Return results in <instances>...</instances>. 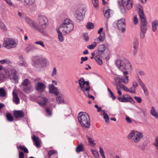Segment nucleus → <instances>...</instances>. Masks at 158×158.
Listing matches in <instances>:
<instances>
[{
	"label": "nucleus",
	"instance_id": "obj_1",
	"mask_svg": "<svg viewBox=\"0 0 158 158\" xmlns=\"http://www.w3.org/2000/svg\"><path fill=\"white\" fill-rule=\"evenodd\" d=\"M25 21L33 28L36 29L40 32L44 34L46 32V29L49 25L48 19L46 16L43 15H38V25L34 21L28 17L25 18Z\"/></svg>",
	"mask_w": 158,
	"mask_h": 158
},
{
	"label": "nucleus",
	"instance_id": "obj_2",
	"mask_svg": "<svg viewBox=\"0 0 158 158\" xmlns=\"http://www.w3.org/2000/svg\"><path fill=\"white\" fill-rule=\"evenodd\" d=\"M74 25L70 19H66L63 20L59 27L56 28L62 32L64 35L69 34L73 29Z\"/></svg>",
	"mask_w": 158,
	"mask_h": 158
},
{
	"label": "nucleus",
	"instance_id": "obj_3",
	"mask_svg": "<svg viewBox=\"0 0 158 158\" xmlns=\"http://www.w3.org/2000/svg\"><path fill=\"white\" fill-rule=\"evenodd\" d=\"M78 82L79 85V87L83 92L85 95L89 98L94 99V97L89 94L90 87L89 85V82L88 81H85L83 78L79 79Z\"/></svg>",
	"mask_w": 158,
	"mask_h": 158
},
{
	"label": "nucleus",
	"instance_id": "obj_4",
	"mask_svg": "<svg viewBox=\"0 0 158 158\" xmlns=\"http://www.w3.org/2000/svg\"><path fill=\"white\" fill-rule=\"evenodd\" d=\"M78 120L81 126L84 128H89L90 127V121L88 114L85 112H80L78 115Z\"/></svg>",
	"mask_w": 158,
	"mask_h": 158
},
{
	"label": "nucleus",
	"instance_id": "obj_5",
	"mask_svg": "<svg viewBox=\"0 0 158 158\" xmlns=\"http://www.w3.org/2000/svg\"><path fill=\"white\" fill-rule=\"evenodd\" d=\"M18 44L17 40L15 39L10 37H5L3 39V46L5 48L10 49L16 47Z\"/></svg>",
	"mask_w": 158,
	"mask_h": 158
},
{
	"label": "nucleus",
	"instance_id": "obj_6",
	"mask_svg": "<svg viewBox=\"0 0 158 158\" xmlns=\"http://www.w3.org/2000/svg\"><path fill=\"white\" fill-rule=\"evenodd\" d=\"M115 64L119 70L123 72L128 71L131 68V65L127 61L125 60H117L115 62Z\"/></svg>",
	"mask_w": 158,
	"mask_h": 158
},
{
	"label": "nucleus",
	"instance_id": "obj_7",
	"mask_svg": "<svg viewBox=\"0 0 158 158\" xmlns=\"http://www.w3.org/2000/svg\"><path fill=\"white\" fill-rule=\"evenodd\" d=\"M5 74L7 77H9L10 80L13 81L15 82H18L19 76L15 69H6L5 70Z\"/></svg>",
	"mask_w": 158,
	"mask_h": 158
},
{
	"label": "nucleus",
	"instance_id": "obj_8",
	"mask_svg": "<svg viewBox=\"0 0 158 158\" xmlns=\"http://www.w3.org/2000/svg\"><path fill=\"white\" fill-rule=\"evenodd\" d=\"M122 5L120 6V10L122 13H124L126 12L125 7L129 10L133 6V2L132 0H124L121 1Z\"/></svg>",
	"mask_w": 158,
	"mask_h": 158
},
{
	"label": "nucleus",
	"instance_id": "obj_9",
	"mask_svg": "<svg viewBox=\"0 0 158 158\" xmlns=\"http://www.w3.org/2000/svg\"><path fill=\"white\" fill-rule=\"evenodd\" d=\"M21 87L23 90L27 93H29L33 90V86L31 85V81L28 79H24L22 82Z\"/></svg>",
	"mask_w": 158,
	"mask_h": 158
},
{
	"label": "nucleus",
	"instance_id": "obj_10",
	"mask_svg": "<svg viewBox=\"0 0 158 158\" xmlns=\"http://www.w3.org/2000/svg\"><path fill=\"white\" fill-rule=\"evenodd\" d=\"M117 26L118 30L122 32H124L126 30V22L124 18L118 20L117 23Z\"/></svg>",
	"mask_w": 158,
	"mask_h": 158
},
{
	"label": "nucleus",
	"instance_id": "obj_11",
	"mask_svg": "<svg viewBox=\"0 0 158 158\" xmlns=\"http://www.w3.org/2000/svg\"><path fill=\"white\" fill-rule=\"evenodd\" d=\"M137 8L139 10V16L141 22L140 24H147V21L144 16L143 7L140 5L138 4Z\"/></svg>",
	"mask_w": 158,
	"mask_h": 158
},
{
	"label": "nucleus",
	"instance_id": "obj_12",
	"mask_svg": "<svg viewBox=\"0 0 158 158\" xmlns=\"http://www.w3.org/2000/svg\"><path fill=\"white\" fill-rule=\"evenodd\" d=\"M46 86V85L44 83L40 82H38L35 85V89L38 92L42 93L45 91Z\"/></svg>",
	"mask_w": 158,
	"mask_h": 158
},
{
	"label": "nucleus",
	"instance_id": "obj_13",
	"mask_svg": "<svg viewBox=\"0 0 158 158\" xmlns=\"http://www.w3.org/2000/svg\"><path fill=\"white\" fill-rule=\"evenodd\" d=\"M118 99L121 102H134L133 98L128 94H124L122 97H118Z\"/></svg>",
	"mask_w": 158,
	"mask_h": 158
},
{
	"label": "nucleus",
	"instance_id": "obj_14",
	"mask_svg": "<svg viewBox=\"0 0 158 158\" xmlns=\"http://www.w3.org/2000/svg\"><path fill=\"white\" fill-rule=\"evenodd\" d=\"M147 24H140V37L142 39H143L145 36V34L147 30Z\"/></svg>",
	"mask_w": 158,
	"mask_h": 158
},
{
	"label": "nucleus",
	"instance_id": "obj_15",
	"mask_svg": "<svg viewBox=\"0 0 158 158\" xmlns=\"http://www.w3.org/2000/svg\"><path fill=\"white\" fill-rule=\"evenodd\" d=\"M48 89L49 93L53 94L55 95H57L59 94L58 88L55 87L53 85H49Z\"/></svg>",
	"mask_w": 158,
	"mask_h": 158
},
{
	"label": "nucleus",
	"instance_id": "obj_16",
	"mask_svg": "<svg viewBox=\"0 0 158 158\" xmlns=\"http://www.w3.org/2000/svg\"><path fill=\"white\" fill-rule=\"evenodd\" d=\"M106 48V47L104 44H101L98 47V51L101 53V57L103 58H106L107 57V54L106 56H103V54H102V53H103L105 51Z\"/></svg>",
	"mask_w": 158,
	"mask_h": 158
},
{
	"label": "nucleus",
	"instance_id": "obj_17",
	"mask_svg": "<svg viewBox=\"0 0 158 158\" xmlns=\"http://www.w3.org/2000/svg\"><path fill=\"white\" fill-rule=\"evenodd\" d=\"M123 73L125 76L122 77V82H123L125 84H127L128 83L129 81V77L127 75L129 73L128 71H124L123 72Z\"/></svg>",
	"mask_w": 158,
	"mask_h": 158
},
{
	"label": "nucleus",
	"instance_id": "obj_18",
	"mask_svg": "<svg viewBox=\"0 0 158 158\" xmlns=\"http://www.w3.org/2000/svg\"><path fill=\"white\" fill-rule=\"evenodd\" d=\"M57 97L56 98V103L58 104H66L65 102L63 95L61 94H59L56 95Z\"/></svg>",
	"mask_w": 158,
	"mask_h": 158
},
{
	"label": "nucleus",
	"instance_id": "obj_19",
	"mask_svg": "<svg viewBox=\"0 0 158 158\" xmlns=\"http://www.w3.org/2000/svg\"><path fill=\"white\" fill-rule=\"evenodd\" d=\"M138 81L139 85L142 88L145 94L146 95H148V91L145 84L140 79H139Z\"/></svg>",
	"mask_w": 158,
	"mask_h": 158
},
{
	"label": "nucleus",
	"instance_id": "obj_20",
	"mask_svg": "<svg viewBox=\"0 0 158 158\" xmlns=\"http://www.w3.org/2000/svg\"><path fill=\"white\" fill-rule=\"evenodd\" d=\"M14 116L16 118L23 117L24 114L23 112L21 110H15L13 111Z\"/></svg>",
	"mask_w": 158,
	"mask_h": 158
},
{
	"label": "nucleus",
	"instance_id": "obj_21",
	"mask_svg": "<svg viewBox=\"0 0 158 158\" xmlns=\"http://www.w3.org/2000/svg\"><path fill=\"white\" fill-rule=\"evenodd\" d=\"M150 113L151 115L155 118H158V112L154 106H152L151 107Z\"/></svg>",
	"mask_w": 158,
	"mask_h": 158
},
{
	"label": "nucleus",
	"instance_id": "obj_22",
	"mask_svg": "<svg viewBox=\"0 0 158 158\" xmlns=\"http://www.w3.org/2000/svg\"><path fill=\"white\" fill-rule=\"evenodd\" d=\"M47 102V99L44 97H40L39 100L38 101V103L41 106L45 105Z\"/></svg>",
	"mask_w": 158,
	"mask_h": 158
},
{
	"label": "nucleus",
	"instance_id": "obj_23",
	"mask_svg": "<svg viewBox=\"0 0 158 158\" xmlns=\"http://www.w3.org/2000/svg\"><path fill=\"white\" fill-rule=\"evenodd\" d=\"M75 16L79 20L81 21L83 19V15L80 10H77L76 11Z\"/></svg>",
	"mask_w": 158,
	"mask_h": 158
},
{
	"label": "nucleus",
	"instance_id": "obj_24",
	"mask_svg": "<svg viewBox=\"0 0 158 158\" xmlns=\"http://www.w3.org/2000/svg\"><path fill=\"white\" fill-rule=\"evenodd\" d=\"M56 31L58 34V39L59 41L63 42L64 40V37L63 35V33L62 31L56 28Z\"/></svg>",
	"mask_w": 158,
	"mask_h": 158
},
{
	"label": "nucleus",
	"instance_id": "obj_25",
	"mask_svg": "<svg viewBox=\"0 0 158 158\" xmlns=\"http://www.w3.org/2000/svg\"><path fill=\"white\" fill-rule=\"evenodd\" d=\"M13 101L16 104H18L19 102V99L16 93L14 91L13 92Z\"/></svg>",
	"mask_w": 158,
	"mask_h": 158
},
{
	"label": "nucleus",
	"instance_id": "obj_26",
	"mask_svg": "<svg viewBox=\"0 0 158 158\" xmlns=\"http://www.w3.org/2000/svg\"><path fill=\"white\" fill-rule=\"evenodd\" d=\"M99 42L98 41V39H95L94 40V42H93L91 44L87 46V48L90 49H93L96 46L97 44Z\"/></svg>",
	"mask_w": 158,
	"mask_h": 158
},
{
	"label": "nucleus",
	"instance_id": "obj_27",
	"mask_svg": "<svg viewBox=\"0 0 158 158\" xmlns=\"http://www.w3.org/2000/svg\"><path fill=\"white\" fill-rule=\"evenodd\" d=\"M53 155H54L55 158H58V155L57 152L55 150H51L48 152V155L50 158H53Z\"/></svg>",
	"mask_w": 158,
	"mask_h": 158
},
{
	"label": "nucleus",
	"instance_id": "obj_28",
	"mask_svg": "<svg viewBox=\"0 0 158 158\" xmlns=\"http://www.w3.org/2000/svg\"><path fill=\"white\" fill-rule=\"evenodd\" d=\"M152 30L153 31H155L157 29V27H158V20H155L152 23Z\"/></svg>",
	"mask_w": 158,
	"mask_h": 158
},
{
	"label": "nucleus",
	"instance_id": "obj_29",
	"mask_svg": "<svg viewBox=\"0 0 158 158\" xmlns=\"http://www.w3.org/2000/svg\"><path fill=\"white\" fill-rule=\"evenodd\" d=\"M47 60L44 58H41L38 59L37 61V64H42L46 63L47 62Z\"/></svg>",
	"mask_w": 158,
	"mask_h": 158
},
{
	"label": "nucleus",
	"instance_id": "obj_30",
	"mask_svg": "<svg viewBox=\"0 0 158 158\" xmlns=\"http://www.w3.org/2000/svg\"><path fill=\"white\" fill-rule=\"evenodd\" d=\"M33 45H27V46L25 48V50L26 52L28 53L31 52V51H32L33 49Z\"/></svg>",
	"mask_w": 158,
	"mask_h": 158
},
{
	"label": "nucleus",
	"instance_id": "obj_31",
	"mask_svg": "<svg viewBox=\"0 0 158 158\" xmlns=\"http://www.w3.org/2000/svg\"><path fill=\"white\" fill-rule=\"evenodd\" d=\"M102 114L106 122V123H108L109 121V119L107 114L104 110H103L102 112Z\"/></svg>",
	"mask_w": 158,
	"mask_h": 158
},
{
	"label": "nucleus",
	"instance_id": "obj_32",
	"mask_svg": "<svg viewBox=\"0 0 158 158\" xmlns=\"http://www.w3.org/2000/svg\"><path fill=\"white\" fill-rule=\"evenodd\" d=\"M83 145L81 144L78 145L76 148V151L77 152H79L82 151L83 149Z\"/></svg>",
	"mask_w": 158,
	"mask_h": 158
},
{
	"label": "nucleus",
	"instance_id": "obj_33",
	"mask_svg": "<svg viewBox=\"0 0 158 158\" xmlns=\"http://www.w3.org/2000/svg\"><path fill=\"white\" fill-rule=\"evenodd\" d=\"M105 39V34L103 33L102 34H100L98 37L96 39H98V41L99 42V41L101 42H103L104 41Z\"/></svg>",
	"mask_w": 158,
	"mask_h": 158
},
{
	"label": "nucleus",
	"instance_id": "obj_34",
	"mask_svg": "<svg viewBox=\"0 0 158 158\" xmlns=\"http://www.w3.org/2000/svg\"><path fill=\"white\" fill-rule=\"evenodd\" d=\"M0 63L2 64H11V62L10 60L8 59H5L0 60Z\"/></svg>",
	"mask_w": 158,
	"mask_h": 158
},
{
	"label": "nucleus",
	"instance_id": "obj_35",
	"mask_svg": "<svg viewBox=\"0 0 158 158\" xmlns=\"http://www.w3.org/2000/svg\"><path fill=\"white\" fill-rule=\"evenodd\" d=\"M88 143L89 145L91 147H94L96 144L94 141L93 139H88Z\"/></svg>",
	"mask_w": 158,
	"mask_h": 158
},
{
	"label": "nucleus",
	"instance_id": "obj_36",
	"mask_svg": "<svg viewBox=\"0 0 158 158\" xmlns=\"http://www.w3.org/2000/svg\"><path fill=\"white\" fill-rule=\"evenodd\" d=\"M34 144L37 147H39L41 143L40 139H33Z\"/></svg>",
	"mask_w": 158,
	"mask_h": 158
},
{
	"label": "nucleus",
	"instance_id": "obj_37",
	"mask_svg": "<svg viewBox=\"0 0 158 158\" xmlns=\"http://www.w3.org/2000/svg\"><path fill=\"white\" fill-rule=\"evenodd\" d=\"M18 65L19 66L21 67H26L27 65L26 62L24 60L18 62Z\"/></svg>",
	"mask_w": 158,
	"mask_h": 158
},
{
	"label": "nucleus",
	"instance_id": "obj_38",
	"mask_svg": "<svg viewBox=\"0 0 158 158\" xmlns=\"http://www.w3.org/2000/svg\"><path fill=\"white\" fill-rule=\"evenodd\" d=\"M139 47V42L137 40H135L133 43V48L138 49Z\"/></svg>",
	"mask_w": 158,
	"mask_h": 158
},
{
	"label": "nucleus",
	"instance_id": "obj_39",
	"mask_svg": "<svg viewBox=\"0 0 158 158\" xmlns=\"http://www.w3.org/2000/svg\"><path fill=\"white\" fill-rule=\"evenodd\" d=\"M92 152L95 158H99V155L98 152L95 150L91 149Z\"/></svg>",
	"mask_w": 158,
	"mask_h": 158
},
{
	"label": "nucleus",
	"instance_id": "obj_40",
	"mask_svg": "<svg viewBox=\"0 0 158 158\" xmlns=\"http://www.w3.org/2000/svg\"><path fill=\"white\" fill-rule=\"evenodd\" d=\"M6 118L7 120L10 122H12L13 120V118L12 116L9 113L6 114Z\"/></svg>",
	"mask_w": 158,
	"mask_h": 158
},
{
	"label": "nucleus",
	"instance_id": "obj_41",
	"mask_svg": "<svg viewBox=\"0 0 158 158\" xmlns=\"http://www.w3.org/2000/svg\"><path fill=\"white\" fill-rule=\"evenodd\" d=\"M110 9H108L105 10L104 15L106 18H108L110 17Z\"/></svg>",
	"mask_w": 158,
	"mask_h": 158
},
{
	"label": "nucleus",
	"instance_id": "obj_42",
	"mask_svg": "<svg viewBox=\"0 0 158 158\" xmlns=\"http://www.w3.org/2000/svg\"><path fill=\"white\" fill-rule=\"evenodd\" d=\"M95 59L97 63L100 65H101L102 64V60L98 56H95Z\"/></svg>",
	"mask_w": 158,
	"mask_h": 158
},
{
	"label": "nucleus",
	"instance_id": "obj_43",
	"mask_svg": "<svg viewBox=\"0 0 158 158\" xmlns=\"http://www.w3.org/2000/svg\"><path fill=\"white\" fill-rule=\"evenodd\" d=\"M114 80L118 84L122 83V77H116L114 78Z\"/></svg>",
	"mask_w": 158,
	"mask_h": 158
},
{
	"label": "nucleus",
	"instance_id": "obj_44",
	"mask_svg": "<svg viewBox=\"0 0 158 158\" xmlns=\"http://www.w3.org/2000/svg\"><path fill=\"white\" fill-rule=\"evenodd\" d=\"M7 76L6 75H5L3 74H0V81L2 82L6 80L7 78Z\"/></svg>",
	"mask_w": 158,
	"mask_h": 158
},
{
	"label": "nucleus",
	"instance_id": "obj_45",
	"mask_svg": "<svg viewBox=\"0 0 158 158\" xmlns=\"http://www.w3.org/2000/svg\"><path fill=\"white\" fill-rule=\"evenodd\" d=\"M92 4L96 8L98 5V0H91Z\"/></svg>",
	"mask_w": 158,
	"mask_h": 158
},
{
	"label": "nucleus",
	"instance_id": "obj_46",
	"mask_svg": "<svg viewBox=\"0 0 158 158\" xmlns=\"http://www.w3.org/2000/svg\"><path fill=\"white\" fill-rule=\"evenodd\" d=\"M35 43L36 44L39 45L43 48L45 47V45L44 44V42L41 40L35 41Z\"/></svg>",
	"mask_w": 158,
	"mask_h": 158
},
{
	"label": "nucleus",
	"instance_id": "obj_47",
	"mask_svg": "<svg viewBox=\"0 0 158 158\" xmlns=\"http://www.w3.org/2000/svg\"><path fill=\"white\" fill-rule=\"evenodd\" d=\"M20 149L24 151V152L28 153V151L27 148L25 146H20L19 147Z\"/></svg>",
	"mask_w": 158,
	"mask_h": 158
},
{
	"label": "nucleus",
	"instance_id": "obj_48",
	"mask_svg": "<svg viewBox=\"0 0 158 158\" xmlns=\"http://www.w3.org/2000/svg\"><path fill=\"white\" fill-rule=\"evenodd\" d=\"M87 28L88 29H92L94 27V25L93 23L89 22L88 23L86 26Z\"/></svg>",
	"mask_w": 158,
	"mask_h": 158
},
{
	"label": "nucleus",
	"instance_id": "obj_49",
	"mask_svg": "<svg viewBox=\"0 0 158 158\" xmlns=\"http://www.w3.org/2000/svg\"><path fill=\"white\" fill-rule=\"evenodd\" d=\"M136 88L132 86L129 89V92L132 94H135L136 93Z\"/></svg>",
	"mask_w": 158,
	"mask_h": 158
},
{
	"label": "nucleus",
	"instance_id": "obj_50",
	"mask_svg": "<svg viewBox=\"0 0 158 158\" xmlns=\"http://www.w3.org/2000/svg\"><path fill=\"white\" fill-rule=\"evenodd\" d=\"M134 98L138 103H140L142 102V99L140 97L135 96L134 97Z\"/></svg>",
	"mask_w": 158,
	"mask_h": 158
},
{
	"label": "nucleus",
	"instance_id": "obj_51",
	"mask_svg": "<svg viewBox=\"0 0 158 158\" xmlns=\"http://www.w3.org/2000/svg\"><path fill=\"white\" fill-rule=\"evenodd\" d=\"M135 134V131L133 130L131 131L128 135V138H131L133 137Z\"/></svg>",
	"mask_w": 158,
	"mask_h": 158
},
{
	"label": "nucleus",
	"instance_id": "obj_52",
	"mask_svg": "<svg viewBox=\"0 0 158 158\" xmlns=\"http://www.w3.org/2000/svg\"><path fill=\"white\" fill-rule=\"evenodd\" d=\"M6 95V92L3 88L0 89V95L1 97H4Z\"/></svg>",
	"mask_w": 158,
	"mask_h": 158
},
{
	"label": "nucleus",
	"instance_id": "obj_53",
	"mask_svg": "<svg viewBox=\"0 0 158 158\" xmlns=\"http://www.w3.org/2000/svg\"><path fill=\"white\" fill-rule=\"evenodd\" d=\"M136 135V137L135 138H141L143 137V134L141 132H137Z\"/></svg>",
	"mask_w": 158,
	"mask_h": 158
},
{
	"label": "nucleus",
	"instance_id": "obj_54",
	"mask_svg": "<svg viewBox=\"0 0 158 158\" xmlns=\"http://www.w3.org/2000/svg\"><path fill=\"white\" fill-rule=\"evenodd\" d=\"M0 27L4 31H6L7 30V27L3 23H2L1 24Z\"/></svg>",
	"mask_w": 158,
	"mask_h": 158
},
{
	"label": "nucleus",
	"instance_id": "obj_55",
	"mask_svg": "<svg viewBox=\"0 0 158 158\" xmlns=\"http://www.w3.org/2000/svg\"><path fill=\"white\" fill-rule=\"evenodd\" d=\"M153 145L156 149L158 150V139H156L155 141L153 143Z\"/></svg>",
	"mask_w": 158,
	"mask_h": 158
},
{
	"label": "nucleus",
	"instance_id": "obj_56",
	"mask_svg": "<svg viewBox=\"0 0 158 158\" xmlns=\"http://www.w3.org/2000/svg\"><path fill=\"white\" fill-rule=\"evenodd\" d=\"M121 87L124 91L129 92V89L124 85L123 84L121 85Z\"/></svg>",
	"mask_w": 158,
	"mask_h": 158
},
{
	"label": "nucleus",
	"instance_id": "obj_57",
	"mask_svg": "<svg viewBox=\"0 0 158 158\" xmlns=\"http://www.w3.org/2000/svg\"><path fill=\"white\" fill-rule=\"evenodd\" d=\"M133 23L136 25L138 23V19L136 16H134L133 19Z\"/></svg>",
	"mask_w": 158,
	"mask_h": 158
},
{
	"label": "nucleus",
	"instance_id": "obj_58",
	"mask_svg": "<svg viewBox=\"0 0 158 158\" xmlns=\"http://www.w3.org/2000/svg\"><path fill=\"white\" fill-rule=\"evenodd\" d=\"M138 49L137 48H133V50L131 52L132 54L134 55H136L138 51Z\"/></svg>",
	"mask_w": 158,
	"mask_h": 158
},
{
	"label": "nucleus",
	"instance_id": "obj_59",
	"mask_svg": "<svg viewBox=\"0 0 158 158\" xmlns=\"http://www.w3.org/2000/svg\"><path fill=\"white\" fill-rule=\"evenodd\" d=\"M99 152L102 156H105L103 150V148L101 147H99Z\"/></svg>",
	"mask_w": 158,
	"mask_h": 158
},
{
	"label": "nucleus",
	"instance_id": "obj_60",
	"mask_svg": "<svg viewBox=\"0 0 158 158\" xmlns=\"http://www.w3.org/2000/svg\"><path fill=\"white\" fill-rule=\"evenodd\" d=\"M10 6H12L13 4L11 0H5L4 1Z\"/></svg>",
	"mask_w": 158,
	"mask_h": 158
},
{
	"label": "nucleus",
	"instance_id": "obj_61",
	"mask_svg": "<svg viewBox=\"0 0 158 158\" xmlns=\"http://www.w3.org/2000/svg\"><path fill=\"white\" fill-rule=\"evenodd\" d=\"M57 72L56 69V68L54 67L53 69L52 73V76L54 77L56 74Z\"/></svg>",
	"mask_w": 158,
	"mask_h": 158
},
{
	"label": "nucleus",
	"instance_id": "obj_62",
	"mask_svg": "<svg viewBox=\"0 0 158 158\" xmlns=\"http://www.w3.org/2000/svg\"><path fill=\"white\" fill-rule=\"evenodd\" d=\"M132 86L134 87L135 88H137V87L138 86V84L137 82L135 81H134L132 82Z\"/></svg>",
	"mask_w": 158,
	"mask_h": 158
},
{
	"label": "nucleus",
	"instance_id": "obj_63",
	"mask_svg": "<svg viewBox=\"0 0 158 158\" xmlns=\"http://www.w3.org/2000/svg\"><path fill=\"white\" fill-rule=\"evenodd\" d=\"M24 154L22 152H19V158H24Z\"/></svg>",
	"mask_w": 158,
	"mask_h": 158
},
{
	"label": "nucleus",
	"instance_id": "obj_64",
	"mask_svg": "<svg viewBox=\"0 0 158 158\" xmlns=\"http://www.w3.org/2000/svg\"><path fill=\"white\" fill-rule=\"evenodd\" d=\"M46 112L48 113L49 115H52V112L51 110L48 108H47L45 110Z\"/></svg>",
	"mask_w": 158,
	"mask_h": 158
}]
</instances>
